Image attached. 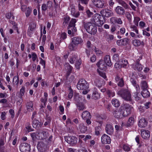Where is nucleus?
<instances>
[{"instance_id":"obj_1","label":"nucleus","mask_w":152,"mask_h":152,"mask_svg":"<svg viewBox=\"0 0 152 152\" xmlns=\"http://www.w3.org/2000/svg\"><path fill=\"white\" fill-rule=\"evenodd\" d=\"M117 94L125 101H131L132 100L131 92L128 89H121L118 92Z\"/></svg>"},{"instance_id":"obj_2","label":"nucleus","mask_w":152,"mask_h":152,"mask_svg":"<svg viewBox=\"0 0 152 152\" xmlns=\"http://www.w3.org/2000/svg\"><path fill=\"white\" fill-rule=\"evenodd\" d=\"M83 43V39L81 37H73L71 39V42L69 45V48L71 50H75L76 46L78 45H82Z\"/></svg>"},{"instance_id":"obj_3","label":"nucleus","mask_w":152,"mask_h":152,"mask_svg":"<svg viewBox=\"0 0 152 152\" xmlns=\"http://www.w3.org/2000/svg\"><path fill=\"white\" fill-rule=\"evenodd\" d=\"M83 26L87 32L91 34H94L96 32L97 27L94 23L84 22Z\"/></svg>"},{"instance_id":"obj_4","label":"nucleus","mask_w":152,"mask_h":152,"mask_svg":"<svg viewBox=\"0 0 152 152\" xmlns=\"http://www.w3.org/2000/svg\"><path fill=\"white\" fill-rule=\"evenodd\" d=\"M74 99L77 102L76 105L77 108L79 110H83L85 108V106L83 102H79L82 100V96H80L79 94L77 93L75 94L74 96Z\"/></svg>"},{"instance_id":"obj_5","label":"nucleus","mask_w":152,"mask_h":152,"mask_svg":"<svg viewBox=\"0 0 152 152\" xmlns=\"http://www.w3.org/2000/svg\"><path fill=\"white\" fill-rule=\"evenodd\" d=\"M77 88L78 90H87L88 88V83L85 79H81L77 84Z\"/></svg>"},{"instance_id":"obj_6","label":"nucleus","mask_w":152,"mask_h":152,"mask_svg":"<svg viewBox=\"0 0 152 152\" xmlns=\"http://www.w3.org/2000/svg\"><path fill=\"white\" fill-rule=\"evenodd\" d=\"M121 108L123 110V114L124 117H126L131 113V110L133 107L129 104H126L121 106Z\"/></svg>"},{"instance_id":"obj_7","label":"nucleus","mask_w":152,"mask_h":152,"mask_svg":"<svg viewBox=\"0 0 152 152\" xmlns=\"http://www.w3.org/2000/svg\"><path fill=\"white\" fill-rule=\"evenodd\" d=\"M19 149L21 152H30V145L28 143H22L19 146Z\"/></svg>"},{"instance_id":"obj_8","label":"nucleus","mask_w":152,"mask_h":152,"mask_svg":"<svg viewBox=\"0 0 152 152\" xmlns=\"http://www.w3.org/2000/svg\"><path fill=\"white\" fill-rule=\"evenodd\" d=\"M65 138L67 143L72 145L75 144L77 141V138L73 136H67Z\"/></svg>"},{"instance_id":"obj_9","label":"nucleus","mask_w":152,"mask_h":152,"mask_svg":"<svg viewBox=\"0 0 152 152\" xmlns=\"http://www.w3.org/2000/svg\"><path fill=\"white\" fill-rule=\"evenodd\" d=\"M100 13L102 16L106 17H109L113 15V12L108 9H103L100 12Z\"/></svg>"},{"instance_id":"obj_10","label":"nucleus","mask_w":152,"mask_h":152,"mask_svg":"<svg viewBox=\"0 0 152 152\" xmlns=\"http://www.w3.org/2000/svg\"><path fill=\"white\" fill-rule=\"evenodd\" d=\"M92 2L95 6L100 8L104 7L106 5L103 0H94Z\"/></svg>"},{"instance_id":"obj_11","label":"nucleus","mask_w":152,"mask_h":152,"mask_svg":"<svg viewBox=\"0 0 152 152\" xmlns=\"http://www.w3.org/2000/svg\"><path fill=\"white\" fill-rule=\"evenodd\" d=\"M52 3L50 1H48L47 2L46 4H43L41 7V9L42 13L45 15V12L47 10L48 8L49 9L51 8L52 7Z\"/></svg>"},{"instance_id":"obj_12","label":"nucleus","mask_w":152,"mask_h":152,"mask_svg":"<svg viewBox=\"0 0 152 152\" xmlns=\"http://www.w3.org/2000/svg\"><path fill=\"white\" fill-rule=\"evenodd\" d=\"M113 114L115 118H121L124 117L123 114V110L121 107L118 110H114L113 112Z\"/></svg>"},{"instance_id":"obj_13","label":"nucleus","mask_w":152,"mask_h":152,"mask_svg":"<svg viewBox=\"0 0 152 152\" xmlns=\"http://www.w3.org/2000/svg\"><path fill=\"white\" fill-rule=\"evenodd\" d=\"M151 105V102H146L144 104V106H140L139 107V110L141 112H143L146 110L150 108Z\"/></svg>"},{"instance_id":"obj_14","label":"nucleus","mask_w":152,"mask_h":152,"mask_svg":"<svg viewBox=\"0 0 152 152\" xmlns=\"http://www.w3.org/2000/svg\"><path fill=\"white\" fill-rule=\"evenodd\" d=\"M37 148L38 151L40 152L45 151L47 149L46 144L42 142H40L37 145Z\"/></svg>"},{"instance_id":"obj_15","label":"nucleus","mask_w":152,"mask_h":152,"mask_svg":"<svg viewBox=\"0 0 152 152\" xmlns=\"http://www.w3.org/2000/svg\"><path fill=\"white\" fill-rule=\"evenodd\" d=\"M115 79L119 87H122L124 86V81L123 78H120L119 76L117 75L115 77Z\"/></svg>"},{"instance_id":"obj_16","label":"nucleus","mask_w":152,"mask_h":152,"mask_svg":"<svg viewBox=\"0 0 152 152\" xmlns=\"http://www.w3.org/2000/svg\"><path fill=\"white\" fill-rule=\"evenodd\" d=\"M101 141L103 144H109L111 142L110 138L108 135L104 134L101 137Z\"/></svg>"},{"instance_id":"obj_17","label":"nucleus","mask_w":152,"mask_h":152,"mask_svg":"<svg viewBox=\"0 0 152 152\" xmlns=\"http://www.w3.org/2000/svg\"><path fill=\"white\" fill-rule=\"evenodd\" d=\"M141 134L142 137L145 139L147 140L150 137V132L148 130L142 129Z\"/></svg>"},{"instance_id":"obj_18","label":"nucleus","mask_w":152,"mask_h":152,"mask_svg":"<svg viewBox=\"0 0 152 152\" xmlns=\"http://www.w3.org/2000/svg\"><path fill=\"white\" fill-rule=\"evenodd\" d=\"M117 14L120 15H123L125 14V11L124 9L121 7L118 6L115 9Z\"/></svg>"},{"instance_id":"obj_19","label":"nucleus","mask_w":152,"mask_h":152,"mask_svg":"<svg viewBox=\"0 0 152 152\" xmlns=\"http://www.w3.org/2000/svg\"><path fill=\"white\" fill-rule=\"evenodd\" d=\"M129 41V39L127 38L118 40L116 42L118 46H122L127 44Z\"/></svg>"},{"instance_id":"obj_20","label":"nucleus","mask_w":152,"mask_h":152,"mask_svg":"<svg viewBox=\"0 0 152 152\" xmlns=\"http://www.w3.org/2000/svg\"><path fill=\"white\" fill-rule=\"evenodd\" d=\"M103 60H100L96 64V65L101 70H104L106 69V64Z\"/></svg>"},{"instance_id":"obj_21","label":"nucleus","mask_w":152,"mask_h":152,"mask_svg":"<svg viewBox=\"0 0 152 152\" xmlns=\"http://www.w3.org/2000/svg\"><path fill=\"white\" fill-rule=\"evenodd\" d=\"M105 130L107 133L110 135L112 134L113 133V128L110 124H107L106 126Z\"/></svg>"},{"instance_id":"obj_22","label":"nucleus","mask_w":152,"mask_h":152,"mask_svg":"<svg viewBox=\"0 0 152 152\" xmlns=\"http://www.w3.org/2000/svg\"><path fill=\"white\" fill-rule=\"evenodd\" d=\"M147 123L146 120L144 118H142L139 121L138 125L141 128L145 127L147 126Z\"/></svg>"},{"instance_id":"obj_23","label":"nucleus","mask_w":152,"mask_h":152,"mask_svg":"<svg viewBox=\"0 0 152 152\" xmlns=\"http://www.w3.org/2000/svg\"><path fill=\"white\" fill-rule=\"evenodd\" d=\"M82 118L85 120L88 119H91V116L89 112L87 111H85L82 113Z\"/></svg>"},{"instance_id":"obj_24","label":"nucleus","mask_w":152,"mask_h":152,"mask_svg":"<svg viewBox=\"0 0 152 152\" xmlns=\"http://www.w3.org/2000/svg\"><path fill=\"white\" fill-rule=\"evenodd\" d=\"M43 123L39 122L38 120L34 119L33 121V126L34 128H39L42 126Z\"/></svg>"},{"instance_id":"obj_25","label":"nucleus","mask_w":152,"mask_h":152,"mask_svg":"<svg viewBox=\"0 0 152 152\" xmlns=\"http://www.w3.org/2000/svg\"><path fill=\"white\" fill-rule=\"evenodd\" d=\"M38 134L41 135L42 140L46 139L49 136L48 132L45 131H40L39 132Z\"/></svg>"},{"instance_id":"obj_26","label":"nucleus","mask_w":152,"mask_h":152,"mask_svg":"<svg viewBox=\"0 0 152 152\" xmlns=\"http://www.w3.org/2000/svg\"><path fill=\"white\" fill-rule=\"evenodd\" d=\"M141 94L143 98H147L150 97V93L148 89L142 90Z\"/></svg>"},{"instance_id":"obj_27","label":"nucleus","mask_w":152,"mask_h":152,"mask_svg":"<svg viewBox=\"0 0 152 152\" xmlns=\"http://www.w3.org/2000/svg\"><path fill=\"white\" fill-rule=\"evenodd\" d=\"M117 2L121 4L125 9H129V5L123 0H116Z\"/></svg>"},{"instance_id":"obj_28","label":"nucleus","mask_w":152,"mask_h":152,"mask_svg":"<svg viewBox=\"0 0 152 152\" xmlns=\"http://www.w3.org/2000/svg\"><path fill=\"white\" fill-rule=\"evenodd\" d=\"M78 128L80 132L83 133H85L87 129V127L85 126L83 123H81L79 125Z\"/></svg>"},{"instance_id":"obj_29","label":"nucleus","mask_w":152,"mask_h":152,"mask_svg":"<svg viewBox=\"0 0 152 152\" xmlns=\"http://www.w3.org/2000/svg\"><path fill=\"white\" fill-rule=\"evenodd\" d=\"M104 62L108 66H111L112 65L110 56L109 55H106L104 57Z\"/></svg>"},{"instance_id":"obj_30","label":"nucleus","mask_w":152,"mask_h":152,"mask_svg":"<svg viewBox=\"0 0 152 152\" xmlns=\"http://www.w3.org/2000/svg\"><path fill=\"white\" fill-rule=\"evenodd\" d=\"M71 14L73 16L77 18L80 15V12H76V10L75 8L72 7L71 10Z\"/></svg>"},{"instance_id":"obj_31","label":"nucleus","mask_w":152,"mask_h":152,"mask_svg":"<svg viewBox=\"0 0 152 152\" xmlns=\"http://www.w3.org/2000/svg\"><path fill=\"white\" fill-rule=\"evenodd\" d=\"M64 66L66 70H67V74L69 75L72 72V67L68 63L64 65Z\"/></svg>"},{"instance_id":"obj_32","label":"nucleus","mask_w":152,"mask_h":152,"mask_svg":"<svg viewBox=\"0 0 152 152\" xmlns=\"http://www.w3.org/2000/svg\"><path fill=\"white\" fill-rule=\"evenodd\" d=\"M70 20V18L68 16H66L64 17L63 18V26L64 27H66L69 21Z\"/></svg>"},{"instance_id":"obj_33","label":"nucleus","mask_w":152,"mask_h":152,"mask_svg":"<svg viewBox=\"0 0 152 152\" xmlns=\"http://www.w3.org/2000/svg\"><path fill=\"white\" fill-rule=\"evenodd\" d=\"M79 58L77 55H73L70 58L69 62L71 64H73L76 62Z\"/></svg>"},{"instance_id":"obj_34","label":"nucleus","mask_w":152,"mask_h":152,"mask_svg":"<svg viewBox=\"0 0 152 152\" xmlns=\"http://www.w3.org/2000/svg\"><path fill=\"white\" fill-rule=\"evenodd\" d=\"M26 106L28 111H31L34 109L33 104L32 102H28L26 104Z\"/></svg>"},{"instance_id":"obj_35","label":"nucleus","mask_w":152,"mask_h":152,"mask_svg":"<svg viewBox=\"0 0 152 152\" xmlns=\"http://www.w3.org/2000/svg\"><path fill=\"white\" fill-rule=\"evenodd\" d=\"M100 15L98 14H95L93 18V19L94 22V23L96 24L97 25L98 24V22L99 21Z\"/></svg>"},{"instance_id":"obj_36","label":"nucleus","mask_w":152,"mask_h":152,"mask_svg":"<svg viewBox=\"0 0 152 152\" xmlns=\"http://www.w3.org/2000/svg\"><path fill=\"white\" fill-rule=\"evenodd\" d=\"M141 88L142 90L147 89L148 86L146 81L142 80L141 82Z\"/></svg>"},{"instance_id":"obj_37","label":"nucleus","mask_w":152,"mask_h":152,"mask_svg":"<svg viewBox=\"0 0 152 152\" xmlns=\"http://www.w3.org/2000/svg\"><path fill=\"white\" fill-rule=\"evenodd\" d=\"M106 94L110 98L113 97L115 95V93L114 91L109 89L106 90Z\"/></svg>"},{"instance_id":"obj_38","label":"nucleus","mask_w":152,"mask_h":152,"mask_svg":"<svg viewBox=\"0 0 152 152\" xmlns=\"http://www.w3.org/2000/svg\"><path fill=\"white\" fill-rule=\"evenodd\" d=\"M134 118L132 117H130L127 122L126 125L128 126L132 125L134 123Z\"/></svg>"},{"instance_id":"obj_39","label":"nucleus","mask_w":152,"mask_h":152,"mask_svg":"<svg viewBox=\"0 0 152 152\" xmlns=\"http://www.w3.org/2000/svg\"><path fill=\"white\" fill-rule=\"evenodd\" d=\"M19 83V78L18 76H15L13 79L12 83L17 86Z\"/></svg>"},{"instance_id":"obj_40","label":"nucleus","mask_w":152,"mask_h":152,"mask_svg":"<svg viewBox=\"0 0 152 152\" xmlns=\"http://www.w3.org/2000/svg\"><path fill=\"white\" fill-rule=\"evenodd\" d=\"M100 97V94L97 91H94L92 95L91 98L94 99H96Z\"/></svg>"},{"instance_id":"obj_41","label":"nucleus","mask_w":152,"mask_h":152,"mask_svg":"<svg viewBox=\"0 0 152 152\" xmlns=\"http://www.w3.org/2000/svg\"><path fill=\"white\" fill-rule=\"evenodd\" d=\"M111 102L112 104L115 107H117L120 105V102L118 100L116 99H113L112 100Z\"/></svg>"},{"instance_id":"obj_42","label":"nucleus","mask_w":152,"mask_h":152,"mask_svg":"<svg viewBox=\"0 0 152 152\" xmlns=\"http://www.w3.org/2000/svg\"><path fill=\"white\" fill-rule=\"evenodd\" d=\"M77 22V20L75 19L72 18L69 24V27L75 26V23Z\"/></svg>"},{"instance_id":"obj_43","label":"nucleus","mask_w":152,"mask_h":152,"mask_svg":"<svg viewBox=\"0 0 152 152\" xmlns=\"http://www.w3.org/2000/svg\"><path fill=\"white\" fill-rule=\"evenodd\" d=\"M134 96L135 100L137 101H139L141 99V96L140 94V93L135 92Z\"/></svg>"},{"instance_id":"obj_44","label":"nucleus","mask_w":152,"mask_h":152,"mask_svg":"<svg viewBox=\"0 0 152 152\" xmlns=\"http://www.w3.org/2000/svg\"><path fill=\"white\" fill-rule=\"evenodd\" d=\"M132 43L134 46H138L141 45V43L139 40L134 39L133 40Z\"/></svg>"},{"instance_id":"obj_45","label":"nucleus","mask_w":152,"mask_h":152,"mask_svg":"<svg viewBox=\"0 0 152 152\" xmlns=\"http://www.w3.org/2000/svg\"><path fill=\"white\" fill-rule=\"evenodd\" d=\"M25 91V88L24 87H22L20 90L19 98L20 99L22 98V96L24 95Z\"/></svg>"},{"instance_id":"obj_46","label":"nucleus","mask_w":152,"mask_h":152,"mask_svg":"<svg viewBox=\"0 0 152 152\" xmlns=\"http://www.w3.org/2000/svg\"><path fill=\"white\" fill-rule=\"evenodd\" d=\"M25 12L26 17H28L30 16L31 13V8H30L29 7H28Z\"/></svg>"},{"instance_id":"obj_47","label":"nucleus","mask_w":152,"mask_h":152,"mask_svg":"<svg viewBox=\"0 0 152 152\" xmlns=\"http://www.w3.org/2000/svg\"><path fill=\"white\" fill-rule=\"evenodd\" d=\"M123 149L126 151H129L130 150V148L128 145L124 144L123 146Z\"/></svg>"},{"instance_id":"obj_48","label":"nucleus","mask_w":152,"mask_h":152,"mask_svg":"<svg viewBox=\"0 0 152 152\" xmlns=\"http://www.w3.org/2000/svg\"><path fill=\"white\" fill-rule=\"evenodd\" d=\"M125 16L128 21L129 22L132 21V17L131 14L129 12H126L125 13Z\"/></svg>"},{"instance_id":"obj_49","label":"nucleus","mask_w":152,"mask_h":152,"mask_svg":"<svg viewBox=\"0 0 152 152\" xmlns=\"http://www.w3.org/2000/svg\"><path fill=\"white\" fill-rule=\"evenodd\" d=\"M75 63V66L77 69L79 68V66L81 64V60L80 58H79L77 60Z\"/></svg>"},{"instance_id":"obj_50","label":"nucleus","mask_w":152,"mask_h":152,"mask_svg":"<svg viewBox=\"0 0 152 152\" xmlns=\"http://www.w3.org/2000/svg\"><path fill=\"white\" fill-rule=\"evenodd\" d=\"M69 93L68 95V97L71 99L73 96V92L72 89L70 87L69 89Z\"/></svg>"},{"instance_id":"obj_51","label":"nucleus","mask_w":152,"mask_h":152,"mask_svg":"<svg viewBox=\"0 0 152 152\" xmlns=\"http://www.w3.org/2000/svg\"><path fill=\"white\" fill-rule=\"evenodd\" d=\"M113 59L117 62H119L120 61L119 55L118 54H115L113 55Z\"/></svg>"},{"instance_id":"obj_52","label":"nucleus","mask_w":152,"mask_h":152,"mask_svg":"<svg viewBox=\"0 0 152 152\" xmlns=\"http://www.w3.org/2000/svg\"><path fill=\"white\" fill-rule=\"evenodd\" d=\"M68 29H70L71 30V31H72V35H73L77 31L76 28L75 26H73L72 27H69L68 26Z\"/></svg>"},{"instance_id":"obj_53","label":"nucleus","mask_w":152,"mask_h":152,"mask_svg":"<svg viewBox=\"0 0 152 152\" xmlns=\"http://www.w3.org/2000/svg\"><path fill=\"white\" fill-rule=\"evenodd\" d=\"M140 20V18L138 17H134V22L135 25L137 26L138 25V22Z\"/></svg>"},{"instance_id":"obj_54","label":"nucleus","mask_w":152,"mask_h":152,"mask_svg":"<svg viewBox=\"0 0 152 152\" xmlns=\"http://www.w3.org/2000/svg\"><path fill=\"white\" fill-rule=\"evenodd\" d=\"M104 37L106 38H107V39H108V41H109V39L111 40H113L114 38L113 35L110 34L109 35L107 33H106V34L105 35Z\"/></svg>"},{"instance_id":"obj_55","label":"nucleus","mask_w":152,"mask_h":152,"mask_svg":"<svg viewBox=\"0 0 152 152\" xmlns=\"http://www.w3.org/2000/svg\"><path fill=\"white\" fill-rule=\"evenodd\" d=\"M66 38V33L63 32L61 34L60 37L61 40H63Z\"/></svg>"},{"instance_id":"obj_56","label":"nucleus","mask_w":152,"mask_h":152,"mask_svg":"<svg viewBox=\"0 0 152 152\" xmlns=\"http://www.w3.org/2000/svg\"><path fill=\"white\" fill-rule=\"evenodd\" d=\"M94 50L96 55L98 56H99L102 54V52L101 51L99 50V49L97 48H95Z\"/></svg>"},{"instance_id":"obj_57","label":"nucleus","mask_w":152,"mask_h":152,"mask_svg":"<svg viewBox=\"0 0 152 152\" xmlns=\"http://www.w3.org/2000/svg\"><path fill=\"white\" fill-rule=\"evenodd\" d=\"M99 75L102 77H103L106 80H107V78L106 75L105 74L101 72H99Z\"/></svg>"},{"instance_id":"obj_58","label":"nucleus","mask_w":152,"mask_h":152,"mask_svg":"<svg viewBox=\"0 0 152 152\" xmlns=\"http://www.w3.org/2000/svg\"><path fill=\"white\" fill-rule=\"evenodd\" d=\"M131 28L133 29L132 31L135 32L137 34H138V31L137 29V27L134 25H132L131 26Z\"/></svg>"},{"instance_id":"obj_59","label":"nucleus","mask_w":152,"mask_h":152,"mask_svg":"<svg viewBox=\"0 0 152 152\" xmlns=\"http://www.w3.org/2000/svg\"><path fill=\"white\" fill-rule=\"evenodd\" d=\"M79 2H81L82 4L87 5L89 1V0H77Z\"/></svg>"},{"instance_id":"obj_60","label":"nucleus","mask_w":152,"mask_h":152,"mask_svg":"<svg viewBox=\"0 0 152 152\" xmlns=\"http://www.w3.org/2000/svg\"><path fill=\"white\" fill-rule=\"evenodd\" d=\"M130 81L134 87L136 85H137L136 81L134 79L131 78L130 79Z\"/></svg>"},{"instance_id":"obj_61","label":"nucleus","mask_w":152,"mask_h":152,"mask_svg":"<svg viewBox=\"0 0 152 152\" xmlns=\"http://www.w3.org/2000/svg\"><path fill=\"white\" fill-rule=\"evenodd\" d=\"M138 144V148L139 149L141 150L145 148V146L144 144H142V142H141L140 144Z\"/></svg>"},{"instance_id":"obj_62","label":"nucleus","mask_w":152,"mask_h":152,"mask_svg":"<svg viewBox=\"0 0 152 152\" xmlns=\"http://www.w3.org/2000/svg\"><path fill=\"white\" fill-rule=\"evenodd\" d=\"M31 136L32 139L34 141H35L37 138L36 134L35 133H33L31 134Z\"/></svg>"},{"instance_id":"obj_63","label":"nucleus","mask_w":152,"mask_h":152,"mask_svg":"<svg viewBox=\"0 0 152 152\" xmlns=\"http://www.w3.org/2000/svg\"><path fill=\"white\" fill-rule=\"evenodd\" d=\"M32 59L33 61H34L36 60L37 56L35 53H32Z\"/></svg>"},{"instance_id":"obj_64","label":"nucleus","mask_w":152,"mask_h":152,"mask_svg":"<svg viewBox=\"0 0 152 152\" xmlns=\"http://www.w3.org/2000/svg\"><path fill=\"white\" fill-rule=\"evenodd\" d=\"M100 129L101 128L99 127L96 128L95 131V134H96L97 135H99V131L100 130Z\"/></svg>"}]
</instances>
